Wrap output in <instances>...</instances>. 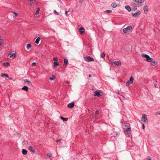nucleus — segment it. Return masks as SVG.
<instances>
[{"mask_svg":"<svg viewBox=\"0 0 160 160\" xmlns=\"http://www.w3.org/2000/svg\"><path fill=\"white\" fill-rule=\"evenodd\" d=\"M123 32L128 34L131 33L132 31V27L130 25L127 26L126 28H124L122 30Z\"/></svg>","mask_w":160,"mask_h":160,"instance_id":"1","label":"nucleus"},{"mask_svg":"<svg viewBox=\"0 0 160 160\" xmlns=\"http://www.w3.org/2000/svg\"><path fill=\"white\" fill-rule=\"evenodd\" d=\"M142 56L144 58H146V60L148 62H150L153 60V59L151 58L150 56L146 54H142Z\"/></svg>","mask_w":160,"mask_h":160,"instance_id":"2","label":"nucleus"},{"mask_svg":"<svg viewBox=\"0 0 160 160\" xmlns=\"http://www.w3.org/2000/svg\"><path fill=\"white\" fill-rule=\"evenodd\" d=\"M84 60L87 62H93L94 59L93 58L88 56H87L84 57Z\"/></svg>","mask_w":160,"mask_h":160,"instance_id":"3","label":"nucleus"},{"mask_svg":"<svg viewBox=\"0 0 160 160\" xmlns=\"http://www.w3.org/2000/svg\"><path fill=\"white\" fill-rule=\"evenodd\" d=\"M134 78L133 77H131L130 79L127 81L126 83V86H128L129 85L133 82Z\"/></svg>","mask_w":160,"mask_h":160,"instance_id":"4","label":"nucleus"},{"mask_svg":"<svg viewBox=\"0 0 160 160\" xmlns=\"http://www.w3.org/2000/svg\"><path fill=\"white\" fill-rule=\"evenodd\" d=\"M141 121L144 122H148V119L147 116L145 114H143L141 118Z\"/></svg>","mask_w":160,"mask_h":160,"instance_id":"5","label":"nucleus"},{"mask_svg":"<svg viewBox=\"0 0 160 160\" xmlns=\"http://www.w3.org/2000/svg\"><path fill=\"white\" fill-rule=\"evenodd\" d=\"M123 129H124V131L125 132H126L128 134V135L130 133L128 132H129L131 131V128L130 127H128L127 128H123Z\"/></svg>","mask_w":160,"mask_h":160,"instance_id":"6","label":"nucleus"},{"mask_svg":"<svg viewBox=\"0 0 160 160\" xmlns=\"http://www.w3.org/2000/svg\"><path fill=\"white\" fill-rule=\"evenodd\" d=\"M143 9L144 12V13L145 14H147L148 11V6L147 5L144 6L143 7Z\"/></svg>","mask_w":160,"mask_h":160,"instance_id":"7","label":"nucleus"},{"mask_svg":"<svg viewBox=\"0 0 160 160\" xmlns=\"http://www.w3.org/2000/svg\"><path fill=\"white\" fill-rule=\"evenodd\" d=\"M79 32L81 34H82L85 32L84 28L82 27H80L79 28Z\"/></svg>","mask_w":160,"mask_h":160,"instance_id":"8","label":"nucleus"},{"mask_svg":"<svg viewBox=\"0 0 160 160\" xmlns=\"http://www.w3.org/2000/svg\"><path fill=\"white\" fill-rule=\"evenodd\" d=\"M74 104L73 102H72L69 103L68 105V107L70 108H72L74 106Z\"/></svg>","mask_w":160,"mask_h":160,"instance_id":"9","label":"nucleus"},{"mask_svg":"<svg viewBox=\"0 0 160 160\" xmlns=\"http://www.w3.org/2000/svg\"><path fill=\"white\" fill-rule=\"evenodd\" d=\"M130 127V124L128 123H125L123 124V128H127Z\"/></svg>","mask_w":160,"mask_h":160,"instance_id":"10","label":"nucleus"},{"mask_svg":"<svg viewBox=\"0 0 160 160\" xmlns=\"http://www.w3.org/2000/svg\"><path fill=\"white\" fill-rule=\"evenodd\" d=\"M28 150L30 151H31V152H35V149L31 146H29V147H28Z\"/></svg>","mask_w":160,"mask_h":160,"instance_id":"11","label":"nucleus"},{"mask_svg":"<svg viewBox=\"0 0 160 160\" xmlns=\"http://www.w3.org/2000/svg\"><path fill=\"white\" fill-rule=\"evenodd\" d=\"M94 95V96H96L98 97L100 96V94L99 92H98L97 91H95Z\"/></svg>","mask_w":160,"mask_h":160,"instance_id":"12","label":"nucleus"},{"mask_svg":"<svg viewBox=\"0 0 160 160\" xmlns=\"http://www.w3.org/2000/svg\"><path fill=\"white\" fill-rule=\"evenodd\" d=\"M113 63L117 65V66H119V65H121V62L120 61H114L113 62Z\"/></svg>","mask_w":160,"mask_h":160,"instance_id":"13","label":"nucleus"},{"mask_svg":"<svg viewBox=\"0 0 160 160\" xmlns=\"http://www.w3.org/2000/svg\"><path fill=\"white\" fill-rule=\"evenodd\" d=\"M8 56L10 57V58H12L13 57H15L16 56V55L15 53H9Z\"/></svg>","mask_w":160,"mask_h":160,"instance_id":"14","label":"nucleus"},{"mask_svg":"<svg viewBox=\"0 0 160 160\" xmlns=\"http://www.w3.org/2000/svg\"><path fill=\"white\" fill-rule=\"evenodd\" d=\"M140 14V12H136V13H133L132 14V16L134 17H136L137 16H138V15H139Z\"/></svg>","mask_w":160,"mask_h":160,"instance_id":"15","label":"nucleus"},{"mask_svg":"<svg viewBox=\"0 0 160 160\" xmlns=\"http://www.w3.org/2000/svg\"><path fill=\"white\" fill-rule=\"evenodd\" d=\"M146 0H134V1L137 3H141L145 1Z\"/></svg>","mask_w":160,"mask_h":160,"instance_id":"16","label":"nucleus"},{"mask_svg":"<svg viewBox=\"0 0 160 160\" xmlns=\"http://www.w3.org/2000/svg\"><path fill=\"white\" fill-rule=\"evenodd\" d=\"M125 8L129 12L131 11V8L129 6H125Z\"/></svg>","mask_w":160,"mask_h":160,"instance_id":"17","label":"nucleus"},{"mask_svg":"<svg viewBox=\"0 0 160 160\" xmlns=\"http://www.w3.org/2000/svg\"><path fill=\"white\" fill-rule=\"evenodd\" d=\"M31 47V45L30 43H28L27 44L26 48L28 50H29Z\"/></svg>","mask_w":160,"mask_h":160,"instance_id":"18","label":"nucleus"},{"mask_svg":"<svg viewBox=\"0 0 160 160\" xmlns=\"http://www.w3.org/2000/svg\"><path fill=\"white\" fill-rule=\"evenodd\" d=\"M28 87L27 86H24L22 88V90H25L26 91H28Z\"/></svg>","mask_w":160,"mask_h":160,"instance_id":"19","label":"nucleus"},{"mask_svg":"<svg viewBox=\"0 0 160 160\" xmlns=\"http://www.w3.org/2000/svg\"><path fill=\"white\" fill-rule=\"evenodd\" d=\"M112 7L113 8H116L117 6V5L115 2H112Z\"/></svg>","mask_w":160,"mask_h":160,"instance_id":"20","label":"nucleus"},{"mask_svg":"<svg viewBox=\"0 0 160 160\" xmlns=\"http://www.w3.org/2000/svg\"><path fill=\"white\" fill-rule=\"evenodd\" d=\"M3 66L6 67H8L10 65V63L8 62L3 63Z\"/></svg>","mask_w":160,"mask_h":160,"instance_id":"21","label":"nucleus"},{"mask_svg":"<svg viewBox=\"0 0 160 160\" xmlns=\"http://www.w3.org/2000/svg\"><path fill=\"white\" fill-rule=\"evenodd\" d=\"M27 151L25 149L22 150V153L24 155H26L27 154Z\"/></svg>","mask_w":160,"mask_h":160,"instance_id":"22","label":"nucleus"},{"mask_svg":"<svg viewBox=\"0 0 160 160\" xmlns=\"http://www.w3.org/2000/svg\"><path fill=\"white\" fill-rule=\"evenodd\" d=\"M64 65L65 66H66L67 64L68 63V59H66V58H64Z\"/></svg>","mask_w":160,"mask_h":160,"instance_id":"23","label":"nucleus"},{"mask_svg":"<svg viewBox=\"0 0 160 160\" xmlns=\"http://www.w3.org/2000/svg\"><path fill=\"white\" fill-rule=\"evenodd\" d=\"M40 10V9L39 8H37V10L35 13L36 15H38V14H39Z\"/></svg>","mask_w":160,"mask_h":160,"instance_id":"24","label":"nucleus"},{"mask_svg":"<svg viewBox=\"0 0 160 160\" xmlns=\"http://www.w3.org/2000/svg\"><path fill=\"white\" fill-rule=\"evenodd\" d=\"M100 57L101 58H104L105 57V53L104 52H102V53H101L100 55Z\"/></svg>","mask_w":160,"mask_h":160,"instance_id":"25","label":"nucleus"},{"mask_svg":"<svg viewBox=\"0 0 160 160\" xmlns=\"http://www.w3.org/2000/svg\"><path fill=\"white\" fill-rule=\"evenodd\" d=\"M1 76L2 77H3L4 76H5L6 77L8 78L9 77L8 75L6 73H3L1 74Z\"/></svg>","mask_w":160,"mask_h":160,"instance_id":"26","label":"nucleus"},{"mask_svg":"<svg viewBox=\"0 0 160 160\" xmlns=\"http://www.w3.org/2000/svg\"><path fill=\"white\" fill-rule=\"evenodd\" d=\"M60 118L63 121H68V119L67 118H65L62 117H60Z\"/></svg>","mask_w":160,"mask_h":160,"instance_id":"27","label":"nucleus"},{"mask_svg":"<svg viewBox=\"0 0 160 160\" xmlns=\"http://www.w3.org/2000/svg\"><path fill=\"white\" fill-rule=\"evenodd\" d=\"M98 113V110H97L95 112V114H93L92 115V116L93 117H95L96 115Z\"/></svg>","mask_w":160,"mask_h":160,"instance_id":"28","label":"nucleus"},{"mask_svg":"<svg viewBox=\"0 0 160 160\" xmlns=\"http://www.w3.org/2000/svg\"><path fill=\"white\" fill-rule=\"evenodd\" d=\"M150 62H151V64L153 66H155L156 64V62L154 61H153L152 60V61H150Z\"/></svg>","mask_w":160,"mask_h":160,"instance_id":"29","label":"nucleus"},{"mask_svg":"<svg viewBox=\"0 0 160 160\" xmlns=\"http://www.w3.org/2000/svg\"><path fill=\"white\" fill-rule=\"evenodd\" d=\"M54 66H58L59 65V63L57 61V62H54Z\"/></svg>","mask_w":160,"mask_h":160,"instance_id":"30","label":"nucleus"},{"mask_svg":"<svg viewBox=\"0 0 160 160\" xmlns=\"http://www.w3.org/2000/svg\"><path fill=\"white\" fill-rule=\"evenodd\" d=\"M52 77H50L49 78V79L50 80H53L55 78V77H54V75H52Z\"/></svg>","mask_w":160,"mask_h":160,"instance_id":"31","label":"nucleus"},{"mask_svg":"<svg viewBox=\"0 0 160 160\" xmlns=\"http://www.w3.org/2000/svg\"><path fill=\"white\" fill-rule=\"evenodd\" d=\"M47 156L48 158L51 157L52 156V155L51 153H48L47 154Z\"/></svg>","mask_w":160,"mask_h":160,"instance_id":"32","label":"nucleus"},{"mask_svg":"<svg viewBox=\"0 0 160 160\" xmlns=\"http://www.w3.org/2000/svg\"><path fill=\"white\" fill-rule=\"evenodd\" d=\"M105 12H107V13H111L112 12L111 10H106L105 11Z\"/></svg>","mask_w":160,"mask_h":160,"instance_id":"33","label":"nucleus"},{"mask_svg":"<svg viewBox=\"0 0 160 160\" xmlns=\"http://www.w3.org/2000/svg\"><path fill=\"white\" fill-rule=\"evenodd\" d=\"M13 12L15 15V17L13 16V18H15V17H16L18 16V14L17 13L14 12Z\"/></svg>","mask_w":160,"mask_h":160,"instance_id":"34","label":"nucleus"},{"mask_svg":"<svg viewBox=\"0 0 160 160\" xmlns=\"http://www.w3.org/2000/svg\"><path fill=\"white\" fill-rule=\"evenodd\" d=\"M24 81H25V82H28V83H30V81L28 80V79H25L24 80Z\"/></svg>","mask_w":160,"mask_h":160,"instance_id":"35","label":"nucleus"},{"mask_svg":"<svg viewBox=\"0 0 160 160\" xmlns=\"http://www.w3.org/2000/svg\"><path fill=\"white\" fill-rule=\"evenodd\" d=\"M3 43V41H0V46L2 45Z\"/></svg>","mask_w":160,"mask_h":160,"instance_id":"36","label":"nucleus"},{"mask_svg":"<svg viewBox=\"0 0 160 160\" xmlns=\"http://www.w3.org/2000/svg\"><path fill=\"white\" fill-rule=\"evenodd\" d=\"M54 12L56 14L58 15L59 14V13L57 12L56 10H54Z\"/></svg>","mask_w":160,"mask_h":160,"instance_id":"37","label":"nucleus"},{"mask_svg":"<svg viewBox=\"0 0 160 160\" xmlns=\"http://www.w3.org/2000/svg\"><path fill=\"white\" fill-rule=\"evenodd\" d=\"M53 60L54 61H56V62H57L58 61V59L57 58H54L53 59Z\"/></svg>","mask_w":160,"mask_h":160,"instance_id":"38","label":"nucleus"},{"mask_svg":"<svg viewBox=\"0 0 160 160\" xmlns=\"http://www.w3.org/2000/svg\"><path fill=\"white\" fill-rule=\"evenodd\" d=\"M36 64V62H33L32 63V66H34Z\"/></svg>","mask_w":160,"mask_h":160,"instance_id":"39","label":"nucleus"},{"mask_svg":"<svg viewBox=\"0 0 160 160\" xmlns=\"http://www.w3.org/2000/svg\"><path fill=\"white\" fill-rule=\"evenodd\" d=\"M132 5L133 6H137V5H136V3H132Z\"/></svg>","mask_w":160,"mask_h":160,"instance_id":"40","label":"nucleus"},{"mask_svg":"<svg viewBox=\"0 0 160 160\" xmlns=\"http://www.w3.org/2000/svg\"><path fill=\"white\" fill-rule=\"evenodd\" d=\"M40 41H35V43L37 44H38L39 43Z\"/></svg>","mask_w":160,"mask_h":160,"instance_id":"41","label":"nucleus"},{"mask_svg":"<svg viewBox=\"0 0 160 160\" xmlns=\"http://www.w3.org/2000/svg\"><path fill=\"white\" fill-rule=\"evenodd\" d=\"M41 38L40 37H38L36 40H40Z\"/></svg>","mask_w":160,"mask_h":160,"instance_id":"42","label":"nucleus"},{"mask_svg":"<svg viewBox=\"0 0 160 160\" xmlns=\"http://www.w3.org/2000/svg\"><path fill=\"white\" fill-rule=\"evenodd\" d=\"M156 113L158 115H160V112H157Z\"/></svg>","mask_w":160,"mask_h":160,"instance_id":"43","label":"nucleus"},{"mask_svg":"<svg viewBox=\"0 0 160 160\" xmlns=\"http://www.w3.org/2000/svg\"><path fill=\"white\" fill-rule=\"evenodd\" d=\"M61 139H59L58 140H56V142H58L61 141Z\"/></svg>","mask_w":160,"mask_h":160,"instance_id":"44","label":"nucleus"},{"mask_svg":"<svg viewBox=\"0 0 160 160\" xmlns=\"http://www.w3.org/2000/svg\"><path fill=\"white\" fill-rule=\"evenodd\" d=\"M145 128V125L143 123L142 124V129H144Z\"/></svg>","mask_w":160,"mask_h":160,"instance_id":"45","label":"nucleus"},{"mask_svg":"<svg viewBox=\"0 0 160 160\" xmlns=\"http://www.w3.org/2000/svg\"><path fill=\"white\" fill-rule=\"evenodd\" d=\"M68 11H65V14L66 15H67L68 14Z\"/></svg>","mask_w":160,"mask_h":160,"instance_id":"46","label":"nucleus"},{"mask_svg":"<svg viewBox=\"0 0 160 160\" xmlns=\"http://www.w3.org/2000/svg\"><path fill=\"white\" fill-rule=\"evenodd\" d=\"M154 86L155 88H157V85L156 84H155L154 85Z\"/></svg>","mask_w":160,"mask_h":160,"instance_id":"47","label":"nucleus"},{"mask_svg":"<svg viewBox=\"0 0 160 160\" xmlns=\"http://www.w3.org/2000/svg\"><path fill=\"white\" fill-rule=\"evenodd\" d=\"M59 146H62V144L61 143V142H60L59 143Z\"/></svg>","mask_w":160,"mask_h":160,"instance_id":"48","label":"nucleus"},{"mask_svg":"<svg viewBox=\"0 0 160 160\" xmlns=\"http://www.w3.org/2000/svg\"><path fill=\"white\" fill-rule=\"evenodd\" d=\"M147 160H151V158H149L147 159Z\"/></svg>","mask_w":160,"mask_h":160,"instance_id":"49","label":"nucleus"},{"mask_svg":"<svg viewBox=\"0 0 160 160\" xmlns=\"http://www.w3.org/2000/svg\"><path fill=\"white\" fill-rule=\"evenodd\" d=\"M134 10H136L137 9V8H134Z\"/></svg>","mask_w":160,"mask_h":160,"instance_id":"50","label":"nucleus"},{"mask_svg":"<svg viewBox=\"0 0 160 160\" xmlns=\"http://www.w3.org/2000/svg\"><path fill=\"white\" fill-rule=\"evenodd\" d=\"M33 1V0H30L29 1L31 2H32Z\"/></svg>","mask_w":160,"mask_h":160,"instance_id":"51","label":"nucleus"},{"mask_svg":"<svg viewBox=\"0 0 160 160\" xmlns=\"http://www.w3.org/2000/svg\"><path fill=\"white\" fill-rule=\"evenodd\" d=\"M0 40H2L1 36H0Z\"/></svg>","mask_w":160,"mask_h":160,"instance_id":"52","label":"nucleus"},{"mask_svg":"<svg viewBox=\"0 0 160 160\" xmlns=\"http://www.w3.org/2000/svg\"><path fill=\"white\" fill-rule=\"evenodd\" d=\"M91 75H89V77H91Z\"/></svg>","mask_w":160,"mask_h":160,"instance_id":"53","label":"nucleus"},{"mask_svg":"<svg viewBox=\"0 0 160 160\" xmlns=\"http://www.w3.org/2000/svg\"><path fill=\"white\" fill-rule=\"evenodd\" d=\"M9 79H12V78H9Z\"/></svg>","mask_w":160,"mask_h":160,"instance_id":"54","label":"nucleus"},{"mask_svg":"<svg viewBox=\"0 0 160 160\" xmlns=\"http://www.w3.org/2000/svg\"><path fill=\"white\" fill-rule=\"evenodd\" d=\"M32 4V3H31L30 2V4Z\"/></svg>","mask_w":160,"mask_h":160,"instance_id":"55","label":"nucleus"}]
</instances>
